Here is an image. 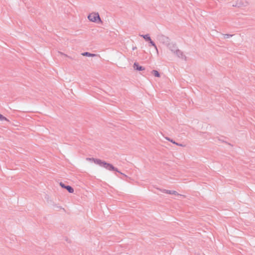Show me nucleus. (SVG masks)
Returning a JSON list of instances; mask_svg holds the SVG:
<instances>
[{
  "mask_svg": "<svg viewBox=\"0 0 255 255\" xmlns=\"http://www.w3.org/2000/svg\"><path fill=\"white\" fill-rule=\"evenodd\" d=\"M136 49V47H134L132 48V50H134Z\"/></svg>",
  "mask_w": 255,
  "mask_h": 255,
  "instance_id": "nucleus-20",
  "label": "nucleus"
},
{
  "mask_svg": "<svg viewBox=\"0 0 255 255\" xmlns=\"http://www.w3.org/2000/svg\"><path fill=\"white\" fill-rule=\"evenodd\" d=\"M0 121H6L9 122V120L7 119H6L5 117H4L3 115L1 114H0Z\"/></svg>",
  "mask_w": 255,
  "mask_h": 255,
  "instance_id": "nucleus-13",
  "label": "nucleus"
},
{
  "mask_svg": "<svg viewBox=\"0 0 255 255\" xmlns=\"http://www.w3.org/2000/svg\"><path fill=\"white\" fill-rule=\"evenodd\" d=\"M88 18L90 21L92 22H96L97 20H99V22L102 21L98 13H92L88 15Z\"/></svg>",
  "mask_w": 255,
  "mask_h": 255,
  "instance_id": "nucleus-3",
  "label": "nucleus"
},
{
  "mask_svg": "<svg viewBox=\"0 0 255 255\" xmlns=\"http://www.w3.org/2000/svg\"><path fill=\"white\" fill-rule=\"evenodd\" d=\"M175 144L177 145H178V146H182V147L184 146V145H183L182 144H180V143H178L177 142V144Z\"/></svg>",
  "mask_w": 255,
  "mask_h": 255,
  "instance_id": "nucleus-18",
  "label": "nucleus"
},
{
  "mask_svg": "<svg viewBox=\"0 0 255 255\" xmlns=\"http://www.w3.org/2000/svg\"><path fill=\"white\" fill-rule=\"evenodd\" d=\"M133 67L135 70L137 71H142L145 69V68L139 65V64L136 62H135L133 64Z\"/></svg>",
  "mask_w": 255,
  "mask_h": 255,
  "instance_id": "nucleus-6",
  "label": "nucleus"
},
{
  "mask_svg": "<svg viewBox=\"0 0 255 255\" xmlns=\"http://www.w3.org/2000/svg\"><path fill=\"white\" fill-rule=\"evenodd\" d=\"M149 43L151 44V45L154 47V48L155 49V50L156 51L157 53L158 54V49H157V46H156L155 43L151 40V39H150V40L149 41Z\"/></svg>",
  "mask_w": 255,
  "mask_h": 255,
  "instance_id": "nucleus-10",
  "label": "nucleus"
},
{
  "mask_svg": "<svg viewBox=\"0 0 255 255\" xmlns=\"http://www.w3.org/2000/svg\"><path fill=\"white\" fill-rule=\"evenodd\" d=\"M165 138H166L167 140H168V141H169L171 142L172 143H173V144H177V142H175V141H174L173 139H170V138H169V137H165Z\"/></svg>",
  "mask_w": 255,
  "mask_h": 255,
  "instance_id": "nucleus-16",
  "label": "nucleus"
},
{
  "mask_svg": "<svg viewBox=\"0 0 255 255\" xmlns=\"http://www.w3.org/2000/svg\"><path fill=\"white\" fill-rule=\"evenodd\" d=\"M151 73L155 77H160V74L159 73L155 70H153L151 71Z\"/></svg>",
  "mask_w": 255,
  "mask_h": 255,
  "instance_id": "nucleus-12",
  "label": "nucleus"
},
{
  "mask_svg": "<svg viewBox=\"0 0 255 255\" xmlns=\"http://www.w3.org/2000/svg\"><path fill=\"white\" fill-rule=\"evenodd\" d=\"M174 54L177 56L179 58H182V59H185L186 57L185 55H183V52L179 50L178 48L177 49V51L174 53Z\"/></svg>",
  "mask_w": 255,
  "mask_h": 255,
  "instance_id": "nucleus-5",
  "label": "nucleus"
},
{
  "mask_svg": "<svg viewBox=\"0 0 255 255\" xmlns=\"http://www.w3.org/2000/svg\"><path fill=\"white\" fill-rule=\"evenodd\" d=\"M167 47L173 54L178 49L176 44L173 42L170 43Z\"/></svg>",
  "mask_w": 255,
  "mask_h": 255,
  "instance_id": "nucleus-4",
  "label": "nucleus"
},
{
  "mask_svg": "<svg viewBox=\"0 0 255 255\" xmlns=\"http://www.w3.org/2000/svg\"><path fill=\"white\" fill-rule=\"evenodd\" d=\"M59 53L60 54H61V55H64L65 56H66V57H68L67 55H66V54H63V53H62V52H59ZM68 57H69L68 56Z\"/></svg>",
  "mask_w": 255,
  "mask_h": 255,
  "instance_id": "nucleus-19",
  "label": "nucleus"
},
{
  "mask_svg": "<svg viewBox=\"0 0 255 255\" xmlns=\"http://www.w3.org/2000/svg\"><path fill=\"white\" fill-rule=\"evenodd\" d=\"M66 189L70 193H73L74 192V189L69 185L66 186Z\"/></svg>",
  "mask_w": 255,
  "mask_h": 255,
  "instance_id": "nucleus-11",
  "label": "nucleus"
},
{
  "mask_svg": "<svg viewBox=\"0 0 255 255\" xmlns=\"http://www.w3.org/2000/svg\"><path fill=\"white\" fill-rule=\"evenodd\" d=\"M223 35L224 36V37L225 38H228L231 37L233 36V34H223Z\"/></svg>",
  "mask_w": 255,
  "mask_h": 255,
  "instance_id": "nucleus-14",
  "label": "nucleus"
},
{
  "mask_svg": "<svg viewBox=\"0 0 255 255\" xmlns=\"http://www.w3.org/2000/svg\"><path fill=\"white\" fill-rule=\"evenodd\" d=\"M157 189L163 193H165L169 194H172V191H173V190L161 189H159V188H157Z\"/></svg>",
  "mask_w": 255,
  "mask_h": 255,
  "instance_id": "nucleus-9",
  "label": "nucleus"
},
{
  "mask_svg": "<svg viewBox=\"0 0 255 255\" xmlns=\"http://www.w3.org/2000/svg\"><path fill=\"white\" fill-rule=\"evenodd\" d=\"M157 39L160 43L165 45L166 46L170 43L169 38L161 34L157 35Z\"/></svg>",
  "mask_w": 255,
  "mask_h": 255,
  "instance_id": "nucleus-2",
  "label": "nucleus"
},
{
  "mask_svg": "<svg viewBox=\"0 0 255 255\" xmlns=\"http://www.w3.org/2000/svg\"><path fill=\"white\" fill-rule=\"evenodd\" d=\"M60 185L63 188H65L66 189V187L67 185H65L62 182H60Z\"/></svg>",
  "mask_w": 255,
  "mask_h": 255,
  "instance_id": "nucleus-17",
  "label": "nucleus"
},
{
  "mask_svg": "<svg viewBox=\"0 0 255 255\" xmlns=\"http://www.w3.org/2000/svg\"><path fill=\"white\" fill-rule=\"evenodd\" d=\"M172 194L175 195H178V196H183L184 197H185L184 195H183L178 193L176 191H172Z\"/></svg>",
  "mask_w": 255,
  "mask_h": 255,
  "instance_id": "nucleus-15",
  "label": "nucleus"
},
{
  "mask_svg": "<svg viewBox=\"0 0 255 255\" xmlns=\"http://www.w3.org/2000/svg\"><path fill=\"white\" fill-rule=\"evenodd\" d=\"M139 36L143 37L146 41H149L151 39L148 34L145 35H139Z\"/></svg>",
  "mask_w": 255,
  "mask_h": 255,
  "instance_id": "nucleus-8",
  "label": "nucleus"
},
{
  "mask_svg": "<svg viewBox=\"0 0 255 255\" xmlns=\"http://www.w3.org/2000/svg\"><path fill=\"white\" fill-rule=\"evenodd\" d=\"M87 160L89 161L92 160L94 162L95 164L99 165L100 166L104 167L105 168L108 170L116 171L120 173L121 174L125 176H127V175L119 171L118 169L117 168L115 167L112 164L107 163L104 161H102L100 159H96L94 158H87Z\"/></svg>",
  "mask_w": 255,
  "mask_h": 255,
  "instance_id": "nucleus-1",
  "label": "nucleus"
},
{
  "mask_svg": "<svg viewBox=\"0 0 255 255\" xmlns=\"http://www.w3.org/2000/svg\"><path fill=\"white\" fill-rule=\"evenodd\" d=\"M82 55L83 56H88V57H94V56H96V55L95 54H92V53H90L88 52H85L82 53Z\"/></svg>",
  "mask_w": 255,
  "mask_h": 255,
  "instance_id": "nucleus-7",
  "label": "nucleus"
}]
</instances>
